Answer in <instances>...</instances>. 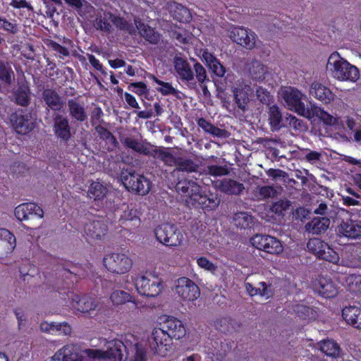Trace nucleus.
I'll return each instance as SVG.
<instances>
[{
	"label": "nucleus",
	"mask_w": 361,
	"mask_h": 361,
	"mask_svg": "<svg viewBox=\"0 0 361 361\" xmlns=\"http://www.w3.org/2000/svg\"><path fill=\"white\" fill-rule=\"evenodd\" d=\"M110 300L113 305L116 306L126 302H133L135 305H137L133 296L122 290H114L110 295Z\"/></svg>",
	"instance_id": "obj_38"
},
{
	"label": "nucleus",
	"mask_w": 361,
	"mask_h": 361,
	"mask_svg": "<svg viewBox=\"0 0 361 361\" xmlns=\"http://www.w3.org/2000/svg\"><path fill=\"white\" fill-rule=\"evenodd\" d=\"M173 64L175 71L181 80L190 82L194 80L193 71L186 59L176 56Z\"/></svg>",
	"instance_id": "obj_27"
},
{
	"label": "nucleus",
	"mask_w": 361,
	"mask_h": 361,
	"mask_svg": "<svg viewBox=\"0 0 361 361\" xmlns=\"http://www.w3.org/2000/svg\"><path fill=\"white\" fill-rule=\"evenodd\" d=\"M149 78L154 81L157 85H160V87L157 88V91L159 92L163 95H176L178 93V91L173 87L171 83L166 82L159 80L154 75L150 74Z\"/></svg>",
	"instance_id": "obj_49"
},
{
	"label": "nucleus",
	"mask_w": 361,
	"mask_h": 361,
	"mask_svg": "<svg viewBox=\"0 0 361 361\" xmlns=\"http://www.w3.org/2000/svg\"><path fill=\"white\" fill-rule=\"evenodd\" d=\"M159 330L171 339L179 340L185 336V329L181 321L175 317H168L161 323Z\"/></svg>",
	"instance_id": "obj_16"
},
{
	"label": "nucleus",
	"mask_w": 361,
	"mask_h": 361,
	"mask_svg": "<svg viewBox=\"0 0 361 361\" xmlns=\"http://www.w3.org/2000/svg\"><path fill=\"white\" fill-rule=\"evenodd\" d=\"M316 116L326 126H334L336 135L343 142H349L354 133V140L361 141V129L357 128L359 125L356 121L350 116H343V118L334 116L321 108L315 109Z\"/></svg>",
	"instance_id": "obj_1"
},
{
	"label": "nucleus",
	"mask_w": 361,
	"mask_h": 361,
	"mask_svg": "<svg viewBox=\"0 0 361 361\" xmlns=\"http://www.w3.org/2000/svg\"><path fill=\"white\" fill-rule=\"evenodd\" d=\"M316 292L324 298H333L337 294V289L333 281L325 277H319L314 283Z\"/></svg>",
	"instance_id": "obj_28"
},
{
	"label": "nucleus",
	"mask_w": 361,
	"mask_h": 361,
	"mask_svg": "<svg viewBox=\"0 0 361 361\" xmlns=\"http://www.w3.org/2000/svg\"><path fill=\"white\" fill-rule=\"evenodd\" d=\"M234 225L241 229L251 228L254 225L253 217L247 212H238L233 216Z\"/></svg>",
	"instance_id": "obj_40"
},
{
	"label": "nucleus",
	"mask_w": 361,
	"mask_h": 361,
	"mask_svg": "<svg viewBox=\"0 0 361 361\" xmlns=\"http://www.w3.org/2000/svg\"><path fill=\"white\" fill-rule=\"evenodd\" d=\"M103 262L109 271L116 274L127 273L133 266V260L127 255L121 252L106 255Z\"/></svg>",
	"instance_id": "obj_9"
},
{
	"label": "nucleus",
	"mask_w": 361,
	"mask_h": 361,
	"mask_svg": "<svg viewBox=\"0 0 361 361\" xmlns=\"http://www.w3.org/2000/svg\"><path fill=\"white\" fill-rule=\"evenodd\" d=\"M228 36L233 42L248 50L255 49L258 40L255 32L244 27H231Z\"/></svg>",
	"instance_id": "obj_10"
},
{
	"label": "nucleus",
	"mask_w": 361,
	"mask_h": 361,
	"mask_svg": "<svg viewBox=\"0 0 361 361\" xmlns=\"http://www.w3.org/2000/svg\"><path fill=\"white\" fill-rule=\"evenodd\" d=\"M164 8L177 21L182 23L188 22L191 18V14L189 10L176 2H164Z\"/></svg>",
	"instance_id": "obj_25"
},
{
	"label": "nucleus",
	"mask_w": 361,
	"mask_h": 361,
	"mask_svg": "<svg viewBox=\"0 0 361 361\" xmlns=\"http://www.w3.org/2000/svg\"><path fill=\"white\" fill-rule=\"evenodd\" d=\"M53 132L54 135L61 141L67 142L72 136L71 128L68 118L59 113L54 114Z\"/></svg>",
	"instance_id": "obj_17"
},
{
	"label": "nucleus",
	"mask_w": 361,
	"mask_h": 361,
	"mask_svg": "<svg viewBox=\"0 0 361 361\" xmlns=\"http://www.w3.org/2000/svg\"><path fill=\"white\" fill-rule=\"evenodd\" d=\"M55 332H59V334L70 335L71 328L67 323H56Z\"/></svg>",
	"instance_id": "obj_63"
},
{
	"label": "nucleus",
	"mask_w": 361,
	"mask_h": 361,
	"mask_svg": "<svg viewBox=\"0 0 361 361\" xmlns=\"http://www.w3.org/2000/svg\"><path fill=\"white\" fill-rule=\"evenodd\" d=\"M111 23H113V14L105 12L96 18L94 26L97 30L111 32L113 30Z\"/></svg>",
	"instance_id": "obj_39"
},
{
	"label": "nucleus",
	"mask_w": 361,
	"mask_h": 361,
	"mask_svg": "<svg viewBox=\"0 0 361 361\" xmlns=\"http://www.w3.org/2000/svg\"><path fill=\"white\" fill-rule=\"evenodd\" d=\"M35 215L39 218L44 216L43 209L35 203H23L15 209V215L19 221L27 220L30 215Z\"/></svg>",
	"instance_id": "obj_24"
},
{
	"label": "nucleus",
	"mask_w": 361,
	"mask_h": 361,
	"mask_svg": "<svg viewBox=\"0 0 361 361\" xmlns=\"http://www.w3.org/2000/svg\"><path fill=\"white\" fill-rule=\"evenodd\" d=\"M42 99L47 106L54 111H61L65 104L63 98L52 89H45L42 92Z\"/></svg>",
	"instance_id": "obj_30"
},
{
	"label": "nucleus",
	"mask_w": 361,
	"mask_h": 361,
	"mask_svg": "<svg viewBox=\"0 0 361 361\" xmlns=\"http://www.w3.org/2000/svg\"><path fill=\"white\" fill-rule=\"evenodd\" d=\"M50 47L56 51V52H58L59 54H61L62 56H68L69 55V51L68 50L61 46V44H58L57 42H50Z\"/></svg>",
	"instance_id": "obj_64"
},
{
	"label": "nucleus",
	"mask_w": 361,
	"mask_h": 361,
	"mask_svg": "<svg viewBox=\"0 0 361 361\" xmlns=\"http://www.w3.org/2000/svg\"><path fill=\"white\" fill-rule=\"evenodd\" d=\"M156 239L168 247H178L184 240L183 232L172 224H162L154 230Z\"/></svg>",
	"instance_id": "obj_5"
},
{
	"label": "nucleus",
	"mask_w": 361,
	"mask_h": 361,
	"mask_svg": "<svg viewBox=\"0 0 361 361\" xmlns=\"http://www.w3.org/2000/svg\"><path fill=\"white\" fill-rule=\"evenodd\" d=\"M291 203L288 200H280L271 206V211L279 216H283L286 212L289 210Z\"/></svg>",
	"instance_id": "obj_52"
},
{
	"label": "nucleus",
	"mask_w": 361,
	"mask_h": 361,
	"mask_svg": "<svg viewBox=\"0 0 361 361\" xmlns=\"http://www.w3.org/2000/svg\"><path fill=\"white\" fill-rule=\"evenodd\" d=\"M193 68L195 73V78L200 85L204 84L206 81H209L207 78L205 68L199 62H195Z\"/></svg>",
	"instance_id": "obj_55"
},
{
	"label": "nucleus",
	"mask_w": 361,
	"mask_h": 361,
	"mask_svg": "<svg viewBox=\"0 0 361 361\" xmlns=\"http://www.w3.org/2000/svg\"><path fill=\"white\" fill-rule=\"evenodd\" d=\"M16 102L23 106H26L30 103V89L27 86L20 87L15 93Z\"/></svg>",
	"instance_id": "obj_50"
},
{
	"label": "nucleus",
	"mask_w": 361,
	"mask_h": 361,
	"mask_svg": "<svg viewBox=\"0 0 361 361\" xmlns=\"http://www.w3.org/2000/svg\"><path fill=\"white\" fill-rule=\"evenodd\" d=\"M126 347L119 340H112L106 343V350L88 349L85 350L89 357L103 361H121L123 357V351Z\"/></svg>",
	"instance_id": "obj_7"
},
{
	"label": "nucleus",
	"mask_w": 361,
	"mask_h": 361,
	"mask_svg": "<svg viewBox=\"0 0 361 361\" xmlns=\"http://www.w3.org/2000/svg\"><path fill=\"white\" fill-rule=\"evenodd\" d=\"M281 113L278 106L275 105L270 106L269 110V121L272 130H277L281 128Z\"/></svg>",
	"instance_id": "obj_45"
},
{
	"label": "nucleus",
	"mask_w": 361,
	"mask_h": 361,
	"mask_svg": "<svg viewBox=\"0 0 361 361\" xmlns=\"http://www.w3.org/2000/svg\"><path fill=\"white\" fill-rule=\"evenodd\" d=\"M15 80V73L8 62L0 61V80L6 85H11Z\"/></svg>",
	"instance_id": "obj_42"
},
{
	"label": "nucleus",
	"mask_w": 361,
	"mask_h": 361,
	"mask_svg": "<svg viewBox=\"0 0 361 361\" xmlns=\"http://www.w3.org/2000/svg\"><path fill=\"white\" fill-rule=\"evenodd\" d=\"M176 293L180 298L188 301H193L200 295L199 287L186 277H181L176 280Z\"/></svg>",
	"instance_id": "obj_14"
},
{
	"label": "nucleus",
	"mask_w": 361,
	"mask_h": 361,
	"mask_svg": "<svg viewBox=\"0 0 361 361\" xmlns=\"http://www.w3.org/2000/svg\"><path fill=\"white\" fill-rule=\"evenodd\" d=\"M107 193V188L99 182H93L89 187L87 195L90 199L100 200Z\"/></svg>",
	"instance_id": "obj_43"
},
{
	"label": "nucleus",
	"mask_w": 361,
	"mask_h": 361,
	"mask_svg": "<svg viewBox=\"0 0 361 361\" xmlns=\"http://www.w3.org/2000/svg\"><path fill=\"white\" fill-rule=\"evenodd\" d=\"M0 29H4L11 33L17 32V26L16 24L8 21L6 18L0 17Z\"/></svg>",
	"instance_id": "obj_61"
},
{
	"label": "nucleus",
	"mask_w": 361,
	"mask_h": 361,
	"mask_svg": "<svg viewBox=\"0 0 361 361\" xmlns=\"http://www.w3.org/2000/svg\"><path fill=\"white\" fill-rule=\"evenodd\" d=\"M134 283L139 294L151 298L158 296L164 288L161 279L152 274L138 276L134 279Z\"/></svg>",
	"instance_id": "obj_6"
},
{
	"label": "nucleus",
	"mask_w": 361,
	"mask_h": 361,
	"mask_svg": "<svg viewBox=\"0 0 361 361\" xmlns=\"http://www.w3.org/2000/svg\"><path fill=\"white\" fill-rule=\"evenodd\" d=\"M319 349L327 356L336 357L340 354L339 345L332 340H324L319 343Z\"/></svg>",
	"instance_id": "obj_41"
},
{
	"label": "nucleus",
	"mask_w": 361,
	"mask_h": 361,
	"mask_svg": "<svg viewBox=\"0 0 361 361\" xmlns=\"http://www.w3.org/2000/svg\"><path fill=\"white\" fill-rule=\"evenodd\" d=\"M251 87L243 81H238L233 89L234 101L239 109L245 111L246 106L250 101L252 94Z\"/></svg>",
	"instance_id": "obj_20"
},
{
	"label": "nucleus",
	"mask_w": 361,
	"mask_h": 361,
	"mask_svg": "<svg viewBox=\"0 0 361 361\" xmlns=\"http://www.w3.org/2000/svg\"><path fill=\"white\" fill-rule=\"evenodd\" d=\"M330 225V219L326 217L314 218L305 226L306 231L312 234H319L327 230Z\"/></svg>",
	"instance_id": "obj_35"
},
{
	"label": "nucleus",
	"mask_w": 361,
	"mask_h": 361,
	"mask_svg": "<svg viewBox=\"0 0 361 361\" xmlns=\"http://www.w3.org/2000/svg\"><path fill=\"white\" fill-rule=\"evenodd\" d=\"M148 343L150 351L157 356L166 357L173 350V341L157 328L152 331Z\"/></svg>",
	"instance_id": "obj_8"
},
{
	"label": "nucleus",
	"mask_w": 361,
	"mask_h": 361,
	"mask_svg": "<svg viewBox=\"0 0 361 361\" xmlns=\"http://www.w3.org/2000/svg\"><path fill=\"white\" fill-rule=\"evenodd\" d=\"M214 186L221 192L231 195H240L245 190L243 183L231 178L217 180L215 182Z\"/></svg>",
	"instance_id": "obj_23"
},
{
	"label": "nucleus",
	"mask_w": 361,
	"mask_h": 361,
	"mask_svg": "<svg viewBox=\"0 0 361 361\" xmlns=\"http://www.w3.org/2000/svg\"><path fill=\"white\" fill-rule=\"evenodd\" d=\"M107 232V226L100 221H92L84 226V233L88 241L102 240Z\"/></svg>",
	"instance_id": "obj_22"
},
{
	"label": "nucleus",
	"mask_w": 361,
	"mask_h": 361,
	"mask_svg": "<svg viewBox=\"0 0 361 361\" xmlns=\"http://www.w3.org/2000/svg\"><path fill=\"white\" fill-rule=\"evenodd\" d=\"M251 243L257 249L271 255H279L283 250L281 243L269 235L257 234L252 238Z\"/></svg>",
	"instance_id": "obj_13"
},
{
	"label": "nucleus",
	"mask_w": 361,
	"mask_h": 361,
	"mask_svg": "<svg viewBox=\"0 0 361 361\" xmlns=\"http://www.w3.org/2000/svg\"><path fill=\"white\" fill-rule=\"evenodd\" d=\"M250 75L255 80H262L267 72V68L260 61L254 60L247 64Z\"/></svg>",
	"instance_id": "obj_36"
},
{
	"label": "nucleus",
	"mask_w": 361,
	"mask_h": 361,
	"mask_svg": "<svg viewBox=\"0 0 361 361\" xmlns=\"http://www.w3.org/2000/svg\"><path fill=\"white\" fill-rule=\"evenodd\" d=\"M293 311L302 319H310L316 317V312L310 307L303 304H296Z\"/></svg>",
	"instance_id": "obj_48"
},
{
	"label": "nucleus",
	"mask_w": 361,
	"mask_h": 361,
	"mask_svg": "<svg viewBox=\"0 0 361 361\" xmlns=\"http://www.w3.org/2000/svg\"><path fill=\"white\" fill-rule=\"evenodd\" d=\"M120 221L126 226H130V228L132 227L138 228L140 225V219L138 216L137 210L129 206H126L122 209L120 214Z\"/></svg>",
	"instance_id": "obj_31"
},
{
	"label": "nucleus",
	"mask_w": 361,
	"mask_h": 361,
	"mask_svg": "<svg viewBox=\"0 0 361 361\" xmlns=\"http://www.w3.org/2000/svg\"><path fill=\"white\" fill-rule=\"evenodd\" d=\"M0 240L6 243L7 249L9 250H13L16 247L14 235L6 228H0Z\"/></svg>",
	"instance_id": "obj_54"
},
{
	"label": "nucleus",
	"mask_w": 361,
	"mask_h": 361,
	"mask_svg": "<svg viewBox=\"0 0 361 361\" xmlns=\"http://www.w3.org/2000/svg\"><path fill=\"white\" fill-rule=\"evenodd\" d=\"M176 190L185 197H189L192 204H197L204 208L214 209L219 206L220 202L216 196L209 197L202 195L200 186L192 180H179L176 185Z\"/></svg>",
	"instance_id": "obj_3"
},
{
	"label": "nucleus",
	"mask_w": 361,
	"mask_h": 361,
	"mask_svg": "<svg viewBox=\"0 0 361 361\" xmlns=\"http://www.w3.org/2000/svg\"><path fill=\"white\" fill-rule=\"evenodd\" d=\"M10 121L13 128L18 134L26 135L35 128L32 115L27 111H20L11 115Z\"/></svg>",
	"instance_id": "obj_15"
},
{
	"label": "nucleus",
	"mask_w": 361,
	"mask_h": 361,
	"mask_svg": "<svg viewBox=\"0 0 361 361\" xmlns=\"http://www.w3.org/2000/svg\"><path fill=\"white\" fill-rule=\"evenodd\" d=\"M197 263L199 267L207 271H214L216 269V267L206 257L198 258Z\"/></svg>",
	"instance_id": "obj_59"
},
{
	"label": "nucleus",
	"mask_w": 361,
	"mask_h": 361,
	"mask_svg": "<svg viewBox=\"0 0 361 361\" xmlns=\"http://www.w3.org/2000/svg\"><path fill=\"white\" fill-rule=\"evenodd\" d=\"M310 94L324 104H330L335 99V94L330 89L319 82H314L311 84Z\"/></svg>",
	"instance_id": "obj_26"
},
{
	"label": "nucleus",
	"mask_w": 361,
	"mask_h": 361,
	"mask_svg": "<svg viewBox=\"0 0 361 361\" xmlns=\"http://www.w3.org/2000/svg\"><path fill=\"white\" fill-rule=\"evenodd\" d=\"M135 24L140 35L149 43L157 44L161 40V36L158 32L140 19L135 18Z\"/></svg>",
	"instance_id": "obj_29"
},
{
	"label": "nucleus",
	"mask_w": 361,
	"mask_h": 361,
	"mask_svg": "<svg viewBox=\"0 0 361 361\" xmlns=\"http://www.w3.org/2000/svg\"><path fill=\"white\" fill-rule=\"evenodd\" d=\"M97 303L94 298L88 296L79 297L78 295L73 298V307L80 312H89L94 310Z\"/></svg>",
	"instance_id": "obj_34"
},
{
	"label": "nucleus",
	"mask_w": 361,
	"mask_h": 361,
	"mask_svg": "<svg viewBox=\"0 0 361 361\" xmlns=\"http://www.w3.org/2000/svg\"><path fill=\"white\" fill-rule=\"evenodd\" d=\"M216 328L221 332L226 333L231 329L230 319L228 318H221L215 322Z\"/></svg>",
	"instance_id": "obj_58"
},
{
	"label": "nucleus",
	"mask_w": 361,
	"mask_h": 361,
	"mask_svg": "<svg viewBox=\"0 0 361 361\" xmlns=\"http://www.w3.org/2000/svg\"><path fill=\"white\" fill-rule=\"evenodd\" d=\"M124 144L128 147L134 151L139 152L140 154H143L145 155H149L151 153V150L149 149L147 146L145 145L144 142H140L137 140H135L132 137H126L124 140Z\"/></svg>",
	"instance_id": "obj_47"
},
{
	"label": "nucleus",
	"mask_w": 361,
	"mask_h": 361,
	"mask_svg": "<svg viewBox=\"0 0 361 361\" xmlns=\"http://www.w3.org/2000/svg\"><path fill=\"white\" fill-rule=\"evenodd\" d=\"M256 192L259 200L274 197L278 193L277 190L274 187L269 185L257 187Z\"/></svg>",
	"instance_id": "obj_53"
},
{
	"label": "nucleus",
	"mask_w": 361,
	"mask_h": 361,
	"mask_svg": "<svg viewBox=\"0 0 361 361\" xmlns=\"http://www.w3.org/2000/svg\"><path fill=\"white\" fill-rule=\"evenodd\" d=\"M209 175L214 176H222L229 173V170L226 166L211 165L207 167Z\"/></svg>",
	"instance_id": "obj_57"
},
{
	"label": "nucleus",
	"mask_w": 361,
	"mask_h": 361,
	"mask_svg": "<svg viewBox=\"0 0 361 361\" xmlns=\"http://www.w3.org/2000/svg\"><path fill=\"white\" fill-rule=\"evenodd\" d=\"M128 89L138 96H143L149 92L146 84L143 82H132L128 86Z\"/></svg>",
	"instance_id": "obj_56"
},
{
	"label": "nucleus",
	"mask_w": 361,
	"mask_h": 361,
	"mask_svg": "<svg viewBox=\"0 0 361 361\" xmlns=\"http://www.w3.org/2000/svg\"><path fill=\"white\" fill-rule=\"evenodd\" d=\"M113 24L120 30L128 34H134L135 32L133 25L128 22L123 18L113 14Z\"/></svg>",
	"instance_id": "obj_51"
},
{
	"label": "nucleus",
	"mask_w": 361,
	"mask_h": 361,
	"mask_svg": "<svg viewBox=\"0 0 361 361\" xmlns=\"http://www.w3.org/2000/svg\"><path fill=\"white\" fill-rule=\"evenodd\" d=\"M149 155H152L155 159L162 161L165 164L168 166H176L177 159H176L172 154L167 151L155 148L151 151Z\"/></svg>",
	"instance_id": "obj_44"
},
{
	"label": "nucleus",
	"mask_w": 361,
	"mask_h": 361,
	"mask_svg": "<svg viewBox=\"0 0 361 361\" xmlns=\"http://www.w3.org/2000/svg\"><path fill=\"white\" fill-rule=\"evenodd\" d=\"M326 70L331 76L338 81L356 82L360 78L358 68L350 64L337 52H333L329 57Z\"/></svg>",
	"instance_id": "obj_2"
},
{
	"label": "nucleus",
	"mask_w": 361,
	"mask_h": 361,
	"mask_svg": "<svg viewBox=\"0 0 361 361\" xmlns=\"http://www.w3.org/2000/svg\"><path fill=\"white\" fill-rule=\"evenodd\" d=\"M121 180L128 190L145 195L149 192L150 182L144 176L135 173H123Z\"/></svg>",
	"instance_id": "obj_12"
},
{
	"label": "nucleus",
	"mask_w": 361,
	"mask_h": 361,
	"mask_svg": "<svg viewBox=\"0 0 361 361\" xmlns=\"http://www.w3.org/2000/svg\"><path fill=\"white\" fill-rule=\"evenodd\" d=\"M176 170L186 172H195L199 166L190 159L178 158L176 163Z\"/></svg>",
	"instance_id": "obj_46"
},
{
	"label": "nucleus",
	"mask_w": 361,
	"mask_h": 361,
	"mask_svg": "<svg viewBox=\"0 0 361 361\" xmlns=\"http://www.w3.org/2000/svg\"><path fill=\"white\" fill-rule=\"evenodd\" d=\"M338 233L348 239L361 238V222L350 218L342 220L337 226Z\"/></svg>",
	"instance_id": "obj_19"
},
{
	"label": "nucleus",
	"mask_w": 361,
	"mask_h": 361,
	"mask_svg": "<svg viewBox=\"0 0 361 361\" xmlns=\"http://www.w3.org/2000/svg\"><path fill=\"white\" fill-rule=\"evenodd\" d=\"M202 58L208 68L218 77H223L226 73V68L211 53L204 50Z\"/></svg>",
	"instance_id": "obj_32"
},
{
	"label": "nucleus",
	"mask_w": 361,
	"mask_h": 361,
	"mask_svg": "<svg viewBox=\"0 0 361 361\" xmlns=\"http://www.w3.org/2000/svg\"><path fill=\"white\" fill-rule=\"evenodd\" d=\"M279 94L283 99L286 106L289 109L308 118L316 116L314 111L315 109L318 107L314 106L312 111L306 109L302 102V99L305 98V95L297 88L291 86L282 87L280 89Z\"/></svg>",
	"instance_id": "obj_4"
},
{
	"label": "nucleus",
	"mask_w": 361,
	"mask_h": 361,
	"mask_svg": "<svg viewBox=\"0 0 361 361\" xmlns=\"http://www.w3.org/2000/svg\"><path fill=\"white\" fill-rule=\"evenodd\" d=\"M64 1L68 5L75 8L76 10H80L82 7L92 8V6L86 0H64Z\"/></svg>",
	"instance_id": "obj_60"
},
{
	"label": "nucleus",
	"mask_w": 361,
	"mask_h": 361,
	"mask_svg": "<svg viewBox=\"0 0 361 361\" xmlns=\"http://www.w3.org/2000/svg\"><path fill=\"white\" fill-rule=\"evenodd\" d=\"M10 5L15 8H27L30 11H33L32 5L25 0H11Z\"/></svg>",
	"instance_id": "obj_62"
},
{
	"label": "nucleus",
	"mask_w": 361,
	"mask_h": 361,
	"mask_svg": "<svg viewBox=\"0 0 361 361\" xmlns=\"http://www.w3.org/2000/svg\"><path fill=\"white\" fill-rule=\"evenodd\" d=\"M345 321L356 329H361V309L354 306L346 307L342 310Z\"/></svg>",
	"instance_id": "obj_33"
},
{
	"label": "nucleus",
	"mask_w": 361,
	"mask_h": 361,
	"mask_svg": "<svg viewBox=\"0 0 361 361\" xmlns=\"http://www.w3.org/2000/svg\"><path fill=\"white\" fill-rule=\"evenodd\" d=\"M53 361H85L83 353L77 345L68 344L58 350L51 357Z\"/></svg>",
	"instance_id": "obj_18"
},
{
	"label": "nucleus",
	"mask_w": 361,
	"mask_h": 361,
	"mask_svg": "<svg viewBox=\"0 0 361 361\" xmlns=\"http://www.w3.org/2000/svg\"><path fill=\"white\" fill-rule=\"evenodd\" d=\"M68 112L72 121L78 123L85 122L88 118V113L85 104L78 98H73L68 100Z\"/></svg>",
	"instance_id": "obj_21"
},
{
	"label": "nucleus",
	"mask_w": 361,
	"mask_h": 361,
	"mask_svg": "<svg viewBox=\"0 0 361 361\" xmlns=\"http://www.w3.org/2000/svg\"><path fill=\"white\" fill-rule=\"evenodd\" d=\"M261 288H255L250 283H245V287L247 293L250 296L261 295L265 296L267 298L272 296L273 293L271 288V285H267L265 282H260Z\"/></svg>",
	"instance_id": "obj_37"
},
{
	"label": "nucleus",
	"mask_w": 361,
	"mask_h": 361,
	"mask_svg": "<svg viewBox=\"0 0 361 361\" xmlns=\"http://www.w3.org/2000/svg\"><path fill=\"white\" fill-rule=\"evenodd\" d=\"M307 247L318 258L329 262L336 263L339 259L338 254L326 243L319 238L310 239L307 244Z\"/></svg>",
	"instance_id": "obj_11"
}]
</instances>
